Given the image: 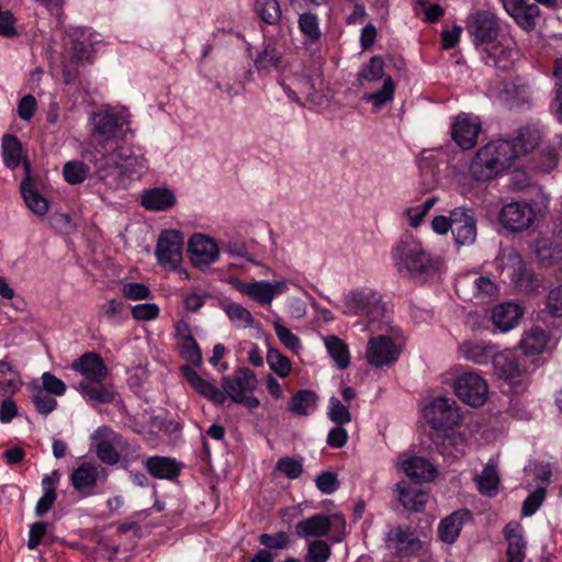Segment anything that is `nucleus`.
I'll return each mask as SVG.
<instances>
[{
	"instance_id": "2f4dec72",
	"label": "nucleus",
	"mask_w": 562,
	"mask_h": 562,
	"mask_svg": "<svg viewBox=\"0 0 562 562\" xmlns=\"http://www.w3.org/2000/svg\"><path fill=\"white\" fill-rule=\"evenodd\" d=\"M331 528V520L324 514H316L299 521L295 532L300 538H318L326 536Z\"/></svg>"
},
{
	"instance_id": "3c124183",
	"label": "nucleus",
	"mask_w": 562,
	"mask_h": 562,
	"mask_svg": "<svg viewBox=\"0 0 562 562\" xmlns=\"http://www.w3.org/2000/svg\"><path fill=\"white\" fill-rule=\"evenodd\" d=\"M224 311L231 322H233L236 326L247 328L251 327L254 324V317L251 313L239 303H227L224 305Z\"/></svg>"
},
{
	"instance_id": "e433bc0d",
	"label": "nucleus",
	"mask_w": 562,
	"mask_h": 562,
	"mask_svg": "<svg viewBox=\"0 0 562 562\" xmlns=\"http://www.w3.org/2000/svg\"><path fill=\"white\" fill-rule=\"evenodd\" d=\"M299 30L303 35L305 45H315L319 43L322 31L317 14L304 12L297 19Z\"/></svg>"
},
{
	"instance_id": "2eb2a0df",
	"label": "nucleus",
	"mask_w": 562,
	"mask_h": 562,
	"mask_svg": "<svg viewBox=\"0 0 562 562\" xmlns=\"http://www.w3.org/2000/svg\"><path fill=\"white\" fill-rule=\"evenodd\" d=\"M536 218L533 207L524 201L510 202L499 212V222L512 232H521L531 226Z\"/></svg>"
},
{
	"instance_id": "ea45409f",
	"label": "nucleus",
	"mask_w": 562,
	"mask_h": 562,
	"mask_svg": "<svg viewBox=\"0 0 562 562\" xmlns=\"http://www.w3.org/2000/svg\"><path fill=\"white\" fill-rule=\"evenodd\" d=\"M428 493L415 486L400 487V502L411 512H423L427 502Z\"/></svg>"
},
{
	"instance_id": "72a5a7b5",
	"label": "nucleus",
	"mask_w": 562,
	"mask_h": 562,
	"mask_svg": "<svg viewBox=\"0 0 562 562\" xmlns=\"http://www.w3.org/2000/svg\"><path fill=\"white\" fill-rule=\"evenodd\" d=\"M404 473L416 482L431 481L435 477L436 469L423 457H409L402 461Z\"/></svg>"
},
{
	"instance_id": "a878e982",
	"label": "nucleus",
	"mask_w": 562,
	"mask_h": 562,
	"mask_svg": "<svg viewBox=\"0 0 562 562\" xmlns=\"http://www.w3.org/2000/svg\"><path fill=\"white\" fill-rule=\"evenodd\" d=\"M472 514L469 509H459L445 517L438 526L439 539L452 544L458 539L464 522L471 520Z\"/></svg>"
},
{
	"instance_id": "aec40b11",
	"label": "nucleus",
	"mask_w": 562,
	"mask_h": 562,
	"mask_svg": "<svg viewBox=\"0 0 562 562\" xmlns=\"http://www.w3.org/2000/svg\"><path fill=\"white\" fill-rule=\"evenodd\" d=\"M452 235L460 246L472 245L476 239V220L472 210L456 207L451 211Z\"/></svg>"
},
{
	"instance_id": "dca6fc26",
	"label": "nucleus",
	"mask_w": 562,
	"mask_h": 562,
	"mask_svg": "<svg viewBox=\"0 0 562 562\" xmlns=\"http://www.w3.org/2000/svg\"><path fill=\"white\" fill-rule=\"evenodd\" d=\"M481 132V120L470 113L459 114L451 126L452 138L462 149L473 148L477 143Z\"/></svg>"
},
{
	"instance_id": "6e6552de",
	"label": "nucleus",
	"mask_w": 562,
	"mask_h": 562,
	"mask_svg": "<svg viewBox=\"0 0 562 562\" xmlns=\"http://www.w3.org/2000/svg\"><path fill=\"white\" fill-rule=\"evenodd\" d=\"M183 234L176 229L162 231L158 237L155 256L164 268L176 270L182 262Z\"/></svg>"
},
{
	"instance_id": "393cba45",
	"label": "nucleus",
	"mask_w": 562,
	"mask_h": 562,
	"mask_svg": "<svg viewBox=\"0 0 562 562\" xmlns=\"http://www.w3.org/2000/svg\"><path fill=\"white\" fill-rule=\"evenodd\" d=\"M71 369L83 375L82 381L103 382L108 376V368L95 352H86L71 363Z\"/></svg>"
},
{
	"instance_id": "5701e85b",
	"label": "nucleus",
	"mask_w": 562,
	"mask_h": 562,
	"mask_svg": "<svg viewBox=\"0 0 562 562\" xmlns=\"http://www.w3.org/2000/svg\"><path fill=\"white\" fill-rule=\"evenodd\" d=\"M25 177L21 181L20 190L26 206L36 215L44 216L48 211L47 200L37 191L36 180L31 176V165L23 160Z\"/></svg>"
},
{
	"instance_id": "4468645a",
	"label": "nucleus",
	"mask_w": 562,
	"mask_h": 562,
	"mask_svg": "<svg viewBox=\"0 0 562 562\" xmlns=\"http://www.w3.org/2000/svg\"><path fill=\"white\" fill-rule=\"evenodd\" d=\"M92 439L94 441L95 453L99 460L108 465H115L120 461V452L116 448L124 446L123 437L116 434L108 426L99 427Z\"/></svg>"
},
{
	"instance_id": "a211bd4d",
	"label": "nucleus",
	"mask_w": 562,
	"mask_h": 562,
	"mask_svg": "<svg viewBox=\"0 0 562 562\" xmlns=\"http://www.w3.org/2000/svg\"><path fill=\"white\" fill-rule=\"evenodd\" d=\"M188 251L192 265L200 269L209 267L220 258V249L216 241L203 234L191 236Z\"/></svg>"
},
{
	"instance_id": "f3484780",
	"label": "nucleus",
	"mask_w": 562,
	"mask_h": 562,
	"mask_svg": "<svg viewBox=\"0 0 562 562\" xmlns=\"http://www.w3.org/2000/svg\"><path fill=\"white\" fill-rule=\"evenodd\" d=\"M288 289L285 280H279L273 283L262 280L254 282H238L237 284V290L240 293L249 296L260 305L271 304L277 295L285 293Z\"/></svg>"
},
{
	"instance_id": "c756f323",
	"label": "nucleus",
	"mask_w": 562,
	"mask_h": 562,
	"mask_svg": "<svg viewBox=\"0 0 562 562\" xmlns=\"http://www.w3.org/2000/svg\"><path fill=\"white\" fill-rule=\"evenodd\" d=\"M140 204L148 211H166L176 204V196L168 188H153L142 194Z\"/></svg>"
},
{
	"instance_id": "c03bdc74",
	"label": "nucleus",
	"mask_w": 562,
	"mask_h": 562,
	"mask_svg": "<svg viewBox=\"0 0 562 562\" xmlns=\"http://www.w3.org/2000/svg\"><path fill=\"white\" fill-rule=\"evenodd\" d=\"M22 380L13 367L5 361H0V394L11 395L20 390Z\"/></svg>"
},
{
	"instance_id": "052dcab7",
	"label": "nucleus",
	"mask_w": 562,
	"mask_h": 562,
	"mask_svg": "<svg viewBox=\"0 0 562 562\" xmlns=\"http://www.w3.org/2000/svg\"><path fill=\"white\" fill-rule=\"evenodd\" d=\"M330 558V547L323 540H315L308 544L305 562H326Z\"/></svg>"
},
{
	"instance_id": "9d476101",
	"label": "nucleus",
	"mask_w": 562,
	"mask_h": 562,
	"mask_svg": "<svg viewBox=\"0 0 562 562\" xmlns=\"http://www.w3.org/2000/svg\"><path fill=\"white\" fill-rule=\"evenodd\" d=\"M424 416L435 429H449L461 419L457 402L451 397L439 396L424 409Z\"/></svg>"
},
{
	"instance_id": "f257e3e1",
	"label": "nucleus",
	"mask_w": 562,
	"mask_h": 562,
	"mask_svg": "<svg viewBox=\"0 0 562 562\" xmlns=\"http://www.w3.org/2000/svg\"><path fill=\"white\" fill-rule=\"evenodd\" d=\"M537 144L536 136L528 130H520L513 139H496L480 147L469 164L471 178L479 182H488L507 169L514 161L526 155Z\"/></svg>"
},
{
	"instance_id": "4c0bfd02",
	"label": "nucleus",
	"mask_w": 562,
	"mask_h": 562,
	"mask_svg": "<svg viewBox=\"0 0 562 562\" xmlns=\"http://www.w3.org/2000/svg\"><path fill=\"white\" fill-rule=\"evenodd\" d=\"M318 396L314 391L300 390L290 400L288 409L297 416L310 415L316 408Z\"/></svg>"
},
{
	"instance_id": "58836bf2",
	"label": "nucleus",
	"mask_w": 562,
	"mask_h": 562,
	"mask_svg": "<svg viewBox=\"0 0 562 562\" xmlns=\"http://www.w3.org/2000/svg\"><path fill=\"white\" fill-rule=\"evenodd\" d=\"M548 342L547 333L540 327H532L520 340V348L526 356L541 353Z\"/></svg>"
},
{
	"instance_id": "a18cd8bd",
	"label": "nucleus",
	"mask_w": 562,
	"mask_h": 562,
	"mask_svg": "<svg viewBox=\"0 0 562 562\" xmlns=\"http://www.w3.org/2000/svg\"><path fill=\"white\" fill-rule=\"evenodd\" d=\"M441 454L452 459H459L465 454L467 443L460 434H446L438 447Z\"/></svg>"
},
{
	"instance_id": "4d7b16f0",
	"label": "nucleus",
	"mask_w": 562,
	"mask_h": 562,
	"mask_svg": "<svg viewBox=\"0 0 562 562\" xmlns=\"http://www.w3.org/2000/svg\"><path fill=\"white\" fill-rule=\"evenodd\" d=\"M63 175L69 184H79L87 179L89 167L82 161H68L64 165Z\"/></svg>"
},
{
	"instance_id": "0eeeda50",
	"label": "nucleus",
	"mask_w": 562,
	"mask_h": 562,
	"mask_svg": "<svg viewBox=\"0 0 562 562\" xmlns=\"http://www.w3.org/2000/svg\"><path fill=\"white\" fill-rule=\"evenodd\" d=\"M456 291L463 301L485 303L497 294L498 288L488 277L465 273L456 280Z\"/></svg>"
},
{
	"instance_id": "bb28decb",
	"label": "nucleus",
	"mask_w": 562,
	"mask_h": 562,
	"mask_svg": "<svg viewBox=\"0 0 562 562\" xmlns=\"http://www.w3.org/2000/svg\"><path fill=\"white\" fill-rule=\"evenodd\" d=\"M504 537L508 544L507 562H524L527 543L522 536V527L518 522H508L504 528Z\"/></svg>"
},
{
	"instance_id": "de8ad7c7",
	"label": "nucleus",
	"mask_w": 562,
	"mask_h": 562,
	"mask_svg": "<svg viewBox=\"0 0 562 562\" xmlns=\"http://www.w3.org/2000/svg\"><path fill=\"white\" fill-rule=\"evenodd\" d=\"M477 488L481 494L486 496H494L498 491V474L493 464H486L480 475L475 476Z\"/></svg>"
},
{
	"instance_id": "680f3d73",
	"label": "nucleus",
	"mask_w": 562,
	"mask_h": 562,
	"mask_svg": "<svg viewBox=\"0 0 562 562\" xmlns=\"http://www.w3.org/2000/svg\"><path fill=\"white\" fill-rule=\"evenodd\" d=\"M547 490L544 487H538L522 503L521 515L525 517L532 516L544 502Z\"/></svg>"
},
{
	"instance_id": "09e8293b",
	"label": "nucleus",
	"mask_w": 562,
	"mask_h": 562,
	"mask_svg": "<svg viewBox=\"0 0 562 562\" xmlns=\"http://www.w3.org/2000/svg\"><path fill=\"white\" fill-rule=\"evenodd\" d=\"M395 85L392 78L389 76L384 78L383 86L380 90L371 93H364L362 99L367 102H371L375 110L381 109L387 102L394 98Z\"/></svg>"
},
{
	"instance_id": "864d4df0",
	"label": "nucleus",
	"mask_w": 562,
	"mask_h": 562,
	"mask_svg": "<svg viewBox=\"0 0 562 562\" xmlns=\"http://www.w3.org/2000/svg\"><path fill=\"white\" fill-rule=\"evenodd\" d=\"M186 335L182 342V357L193 366H200L202 362V353L196 340L193 338L188 325H183Z\"/></svg>"
},
{
	"instance_id": "c85d7f7f",
	"label": "nucleus",
	"mask_w": 562,
	"mask_h": 562,
	"mask_svg": "<svg viewBox=\"0 0 562 562\" xmlns=\"http://www.w3.org/2000/svg\"><path fill=\"white\" fill-rule=\"evenodd\" d=\"M145 468L156 479L172 481L179 476L181 463L173 458L155 456L146 459Z\"/></svg>"
},
{
	"instance_id": "1a4fd4ad",
	"label": "nucleus",
	"mask_w": 562,
	"mask_h": 562,
	"mask_svg": "<svg viewBox=\"0 0 562 562\" xmlns=\"http://www.w3.org/2000/svg\"><path fill=\"white\" fill-rule=\"evenodd\" d=\"M456 395L465 404L472 407L484 405L488 386L484 378L474 371H467L460 374L453 383Z\"/></svg>"
},
{
	"instance_id": "0e129e2a",
	"label": "nucleus",
	"mask_w": 562,
	"mask_h": 562,
	"mask_svg": "<svg viewBox=\"0 0 562 562\" xmlns=\"http://www.w3.org/2000/svg\"><path fill=\"white\" fill-rule=\"evenodd\" d=\"M277 470L282 472L289 479H297L303 472V465L300 461L290 458L283 457L280 458L276 465Z\"/></svg>"
},
{
	"instance_id": "39448f33",
	"label": "nucleus",
	"mask_w": 562,
	"mask_h": 562,
	"mask_svg": "<svg viewBox=\"0 0 562 562\" xmlns=\"http://www.w3.org/2000/svg\"><path fill=\"white\" fill-rule=\"evenodd\" d=\"M342 303L345 315L361 316L369 323L382 321L387 314V306L382 295L371 289L350 291L345 295Z\"/></svg>"
},
{
	"instance_id": "f03ea898",
	"label": "nucleus",
	"mask_w": 562,
	"mask_h": 562,
	"mask_svg": "<svg viewBox=\"0 0 562 562\" xmlns=\"http://www.w3.org/2000/svg\"><path fill=\"white\" fill-rule=\"evenodd\" d=\"M95 172L111 189L125 187V178L137 179L147 170L143 154H135L126 144H116L109 153L94 156Z\"/></svg>"
},
{
	"instance_id": "37998d69",
	"label": "nucleus",
	"mask_w": 562,
	"mask_h": 562,
	"mask_svg": "<svg viewBox=\"0 0 562 562\" xmlns=\"http://www.w3.org/2000/svg\"><path fill=\"white\" fill-rule=\"evenodd\" d=\"M324 344L329 353L339 369H346L350 363V355L348 346L338 336L331 335L324 338Z\"/></svg>"
},
{
	"instance_id": "20e7f679",
	"label": "nucleus",
	"mask_w": 562,
	"mask_h": 562,
	"mask_svg": "<svg viewBox=\"0 0 562 562\" xmlns=\"http://www.w3.org/2000/svg\"><path fill=\"white\" fill-rule=\"evenodd\" d=\"M91 137L103 153L111 151L116 144H125L128 125V114L123 109L103 108L93 113L90 119ZM98 150L95 156H100Z\"/></svg>"
},
{
	"instance_id": "b1692460",
	"label": "nucleus",
	"mask_w": 562,
	"mask_h": 562,
	"mask_svg": "<svg viewBox=\"0 0 562 562\" xmlns=\"http://www.w3.org/2000/svg\"><path fill=\"white\" fill-rule=\"evenodd\" d=\"M493 366L499 378L504 379L508 383L514 384L515 392H518L519 389H522V384L519 380L522 375V370L518 363L516 355L513 351L505 350L503 352H497L496 356L493 357Z\"/></svg>"
},
{
	"instance_id": "69168bd1",
	"label": "nucleus",
	"mask_w": 562,
	"mask_h": 562,
	"mask_svg": "<svg viewBox=\"0 0 562 562\" xmlns=\"http://www.w3.org/2000/svg\"><path fill=\"white\" fill-rule=\"evenodd\" d=\"M546 311L552 317H562V284L553 288L547 295Z\"/></svg>"
},
{
	"instance_id": "8fccbe9b",
	"label": "nucleus",
	"mask_w": 562,
	"mask_h": 562,
	"mask_svg": "<svg viewBox=\"0 0 562 562\" xmlns=\"http://www.w3.org/2000/svg\"><path fill=\"white\" fill-rule=\"evenodd\" d=\"M255 11L267 24H277L281 19V9L278 0H256Z\"/></svg>"
},
{
	"instance_id": "6e6d98bb",
	"label": "nucleus",
	"mask_w": 562,
	"mask_h": 562,
	"mask_svg": "<svg viewBox=\"0 0 562 562\" xmlns=\"http://www.w3.org/2000/svg\"><path fill=\"white\" fill-rule=\"evenodd\" d=\"M32 402L36 411L42 415H48L57 407V401L53 395L44 392L38 385L32 387Z\"/></svg>"
},
{
	"instance_id": "6ab92c4d",
	"label": "nucleus",
	"mask_w": 562,
	"mask_h": 562,
	"mask_svg": "<svg viewBox=\"0 0 562 562\" xmlns=\"http://www.w3.org/2000/svg\"><path fill=\"white\" fill-rule=\"evenodd\" d=\"M504 10L514 19L519 27L532 32L538 24L541 10L537 3L529 0H501Z\"/></svg>"
},
{
	"instance_id": "603ef678",
	"label": "nucleus",
	"mask_w": 562,
	"mask_h": 562,
	"mask_svg": "<svg viewBox=\"0 0 562 562\" xmlns=\"http://www.w3.org/2000/svg\"><path fill=\"white\" fill-rule=\"evenodd\" d=\"M267 362L269 364V368L280 378L288 376L292 370V363L290 359L274 348L268 349Z\"/></svg>"
},
{
	"instance_id": "13d9d810",
	"label": "nucleus",
	"mask_w": 562,
	"mask_h": 562,
	"mask_svg": "<svg viewBox=\"0 0 562 562\" xmlns=\"http://www.w3.org/2000/svg\"><path fill=\"white\" fill-rule=\"evenodd\" d=\"M276 335L280 342L290 351L299 353L302 349L300 338L285 327L280 319L273 323Z\"/></svg>"
},
{
	"instance_id": "cd10ccee",
	"label": "nucleus",
	"mask_w": 562,
	"mask_h": 562,
	"mask_svg": "<svg viewBox=\"0 0 562 562\" xmlns=\"http://www.w3.org/2000/svg\"><path fill=\"white\" fill-rule=\"evenodd\" d=\"M183 376L190 385L201 395L215 404H223L226 401V394L216 385L204 380L190 367H182Z\"/></svg>"
},
{
	"instance_id": "338daca9",
	"label": "nucleus",
	"mask_w": 562,
	"mask_h": 562,
	"mask_svg": "<svg viewBox=\"0 0 562 562\" xmlns=\"http://www.w3.org/2000/svg\"><path fill=\"white\" fill-rule=\"evenodd\" d=\"M279 83L283 88L289 99H291L294 102L300 101V93L307 92L306 87L308 85V80H306L305 78H296L292 83H286L283 78H280Z\"/></svg>"
},
{
	"instance_id": "f8f14e48",
	"label": "nucleus",
	"mask_w": 562,
	"mask_h": 562,
	"mask_svg": "<svg viewBox=\"0 0 562 562\" xmlns=\"http://www.w3.org/2000/svg\"><path fill=\"white\" fill-rule=\"evenodd\" d=\"M385 547L394 555L408 558L423 551V541L409 529L393 527L385 536Z\"/></svg>"
},
{
	"instance_id": "e2e57ef3",
	"label": "nucleus",
	"mask_w": 562,
	"mask_h": 562,
	"mask_svg": "<svg viewBox=\"0 0 562 562\" xmlns=\"http://www.w3.org/2000/svg\"><path fill=\"white\" fill-rule=\"evenodd\" d=\"M38 386L43 389L44 392L54 396H63L67 390L64 381L50 372H44L42 374V385Z\"/></svg>"
},
{
	"instance_id": "f704fd0d",
	"label": "nucleus",
	"mask_w": 562,
	"mask_h": 562,
	"mask_svg": "<svg viewBox=\"0 0 562 562\" xmlns=\"http://www.w3.org/2000/svg\"><path fill=\"white\" fill-rule=\"evenodd\" d=\"M77 390L88 401L94 403H111L115 396L113 389L109 385H104L103 382L80 381Z\"/></svg>"
},
{
	"instance_id": "774afa93",
	"label": "nucleus",
	"mask_w": 562,
	"mask_h": 562,
	"mask_svg": "<svg viewBox=\"0 0 562 562\" xmlns=\"http://www.w3.org/2000/svg\"><path fill=\"white\" fill-rule=\"evenodd\" d=\"M259 541L262 546L269 549H285L290 543V538L286 532L279 531L274 535L262 533L259 537Z\"/></svg>"
},
{
	"instance_id": "79ce46f5",
	"label": "nucleus",
	"mask_w": 562,
	"mask_h": 562,
	"mask_svg": "<svg viewBox=\"0 0 562 562\" xmlns=\"http://www.w3.org/2000/svg\"><path fill=\"white\" fill-rule=\"evenodd\" d=\"M4 165L14 170L22 161V144L11 134H4L1 143Z\"/></svg>"
},
{
	"instance_id": "49530a36",
	"label": "nucleus",
	"mask_w": 562,
	"mask_h": 562,
	"mask_svg": "<svg viewBox=\"0 0 562 562\" xmlns=\"http://www.w3.org/2000/svg\"><path fill=\"white\" fill-rule=\"evenodd\" d=\"M497 261L503 270H509L508 274L513 280L519 278L524 271L522 258L514 248L503 249L497 256Z\"/></svg>"
},
{
	"instance_id": "c9c22d12",
	"label": "nucleus",
	"mask_w": 562,
	"mask_h": 562,
	"mask_svg": "<svg viewBox=\"0 0 562 562\" xmlns=\"http://www.w3.org/2000/svg\"><path fill=\"white\" fill-rule=\"evenodd\" d=\"M91 54V44L85 41H75L68 52L69 61L64 65L63 75L66 82H70L76 75V65L89 59Z\"/></svg>"
},
{
	"instance_id": "ddd939ff",
	"label": "nucleus",
	"mask_w": 562,
	"mask_h": 562,
	"mask_svg": "<svg viewBox=\"0 0 562 562\" xmlns=\"http://www.w3.org/2000/svg\"><path fill=\"white\" fill-rule=\"evenodd\" d=\"M109 471L106 468L92 462H83L74 469L70 474L72 487L85 496L92 494L98 483H104L108 480Z\"/></svg>"
},
{
	"instance_id": "7ed1b4c3",
	"label": "nucleus",
	"mask_w": 562,
	"mask_h": 562,
	"mask_svg": "<svg viewBox=\"0 0 562 562\" xmlns=\"http://www.w3.org/2000/svg\"><path fill=\"white\" fill-rule=\"evenodd\" d=\"M391 258L402 276L431 277L441 270L440 256L425 248L423 243L409 233L403 234L392 248Z\"/></svg>"
},
{
	"instance_id": "412c9836",
	"label": "nucleus",
	"mask_w": 562,
	"mask_h": 562,
	"mask_svg": "<svg viewBox=\"0 0 562 562\" xmlns=\"http://www.w3.org/2000/svg\"><path fill=\"white\" fill-rule=\"evenodd\" d=\"M257 384L256 374L248 368H240L232 375L224 376L222 381L226 397L228 396L233 402L244 394L254 392Z\"/></svg>"
},
{
	"instance_id": "4be33fe9",
	"label": "nucleus",
	"mask_w": 562,
	"mask_h": 562,
	"mask_svg": "<svg viewBox=\"0 0 562 562\" xmlns=\"http://www.w3.org/2000/svg\"><path fill=\"white\" fill-rule=\"evenodd\" d=\"M398 353L393 340L387 336L381 335L369 340L366 357L370 364L382 367L396 361Z\"/></svg>"
},
{
	"instance_id": "bf43d9fd",
	"label": "nucleus",
	"mask_w": 562,
	"mask_h": 562,
	"mask_svg": "<svg viewBox=\"0 0 562 562\" xmlns=\"http://www.w3.org/2000/svg\"><path fill=\"white\" fill-rule=\"evenodd\" d=\"M327 416L337 425H345L351 422V414L348 406L342 404L340 400L335 396L329 398Z\"/></svg>"
},
{
	"instance_id": "423d86ee",
	"label": "nucleus",
	"mask_w": 562,
	"mask_h": 562,
	"mask_svg": "<svg viewBox=\"0 0 562 562\" xmlns=\"http://www.w3.org/2000/svg\"><path fill=\"white\" fill-rule=\"evenodd\" d=\"M247 54L259 74L281 72L285 68L284 49L273 37L266 38L259 46H248Z\"/></svg>"
},
{
	"instance_id": "7c9ffc66",
	"label": "nucleus",
	"mask_w": 562,
	"mask_h": 562,
	"mask_svg": "<svg viewBox=\"0 0 562 562\" xmlns=\"http://www.w3.org/2000/svg\"><path fill=\"white\" fill-rule=\"evenodd\" d=\"M522 315V310L515 303H503L492 311V321L496 328L508 331L514 328Z\"/></svg>"
},
{
	"instance_id": "5fc2aeb1",
	"label": "nucleus",
	"mask_w": 562,
	"mask_h": 562,
	"mask_svg": "<svg viewBox=\"0 0 562 562\" xmlns=\"http://www.w3.org/2000/svg\"><path fill=\"white\" fill-rule=\"evenodd\" d=\"M358 76L370 82L379 81L384 76V59L379 55L372 56L369 63L362 65Z\"/></svg>"
},
{
	"instance_id": "a19ab883",
	"label": "nucleus",
	"mask_w": 562,
	"mask_h": 562,
	"mask_svg": "<svg viewBox=\"0 0 562 562\" xmlns=\"http://www.w3.org/2000/svg\"><path fill=\"white\" fill-rule=\"evenodd\" d=\"M514 59V50L509 47L494 45L491 50L482 55L485 65L497 69L506 70L510 68Z\"/></svg>"
},
{
	"instance_id": "473e14b6",
	"label": "nucleus",
	"mask_w": 562,
	"mask_h": 562,
	"mask_svg": "<svg viewBox=\"0 0 562 562\" xmlns=\"http://www.w3.org/2000/svg\"><path fill=\"white\" fill-rule=\"evenodd\" d=\"M459 350L463 358L475 364H486L496 356L495 346L485 341H464Z\"/></svg>"
},
{
	"instance_id": "9b49d317",
	"label": "nucleus",
	"mask_w": 562,
	"mask_h": 562,
	"mask_svg": "<svg viewBox=\"0 0 562 562\" xmlns=\"http://www.w3.org/2000/svg\"><path fill=\"white\" fill-rule=\"evenodd\" d=\"M467 30L476 45L491 44L498 36L499 24L493 12L488 10H477L469 14Z\"/></svg>"
}]
</instances>
